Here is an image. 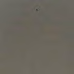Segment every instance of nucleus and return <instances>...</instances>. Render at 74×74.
Instances as JSON below:
<instances>
[{
    "label": "nucleus",
    "instance_id": "obj_1",
    "mask_svg": "<svg viewBox=\"0 0 74 74\" xmlns=\"http://www.w3.org/2000/svg\"><path fill=\"white\" fill-rule=\"evenodd\" d=\"M36 11H38V10H36Z\"/></svg>",
    "mask_w": 74,
    "mask_h": 74
}]
</instances>
